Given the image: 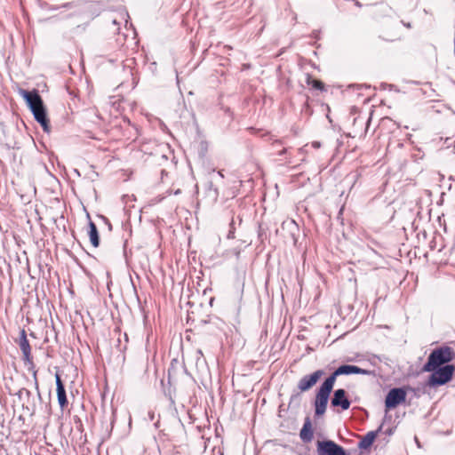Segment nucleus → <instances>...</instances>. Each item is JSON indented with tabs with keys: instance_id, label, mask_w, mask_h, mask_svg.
<instances>
[{
	"instance_id": "nucleus-20",
	"label": "nucleus",
	"mask_w": 455,
	"mask_h": 455,
	"mask_svg": "<svg viewBox=\"0 0 455 455\" xmlns=\"http://www.w3.org/2000/svg\"><path fill=\"white\" fill-rule=\"evenodd\" d=\"M218 174H219L220 177H222V178H223V174H222V172H218Z\"/></svg>"
},
{
	"instance_id": "nucleus-1",
	"label": "nucleus",
	"mask_w": 455,
	"mask_h": 455,
	"mask_svg": "<svg viewBox=\"0 0 455 455\" xmlns=\"http://www.w3.org/2000/svg\"><path fill=\"white\" fill-rule=\"evenodd\" d=\"M19 94L25 100L27 105L32 111L35 119L42 125L44 131H49V122L43 100L36 91L28 92L24 89L19 90Z\"/></svg>"
},
{
	"instance_id": "nucleus-13",
	"label": "nucleus",
	"mask_w": 455,
	"mask_h": 455,
	"mask_svg": "<svg viewBox=\"0 0 455 455\" xmlns=\"http://www.w3.org/2000/svg\"><path fill=\"white\" fill-rule=\"evenodd\" d=\"M299 436L304 442H310L313 438V432L311 429V423L307 420L300 430Z\"/></svg>"
},
{
	"instance_id": "nucleus-2",
	"label": "nucleus",
	"mask_w": 455,
	"mask_h": 455,
	"mask_svg": "<svg viewBox=\"0 0 455 455\" xmlns=\"http://www.w3.org/2000/svg\"><path fill=\"white\" fill-rule=\"evenodd\" d=\"M454 358V352L450 347H441L434 349L428 355L427 362L423 366L424 371H431L436 368L449 364Z\"/></svg>"
},
{
	"instance_id": "nucleus-17",
	"label": "nucleus",
	"mask_w": 455,
	"mask_h": 455,
	"mask_svg": "<svg viewBox=\"0 0 455 455\" xmlns=\"http://www.w3.org/2000/svg\"><path fill=\"white\" fill-rule=\"evenodd\" d=\"M24 361L29 364V367L34 368V363L30 357V353L28 354H23Z\"/></svg>"
},
{
	"instance_id": "nucleus-12",
	"label": "nucleus",
	"mask_w": 455,
	"mask_h": 455,
	"mask_svg": "<svg viewBox=\"0 0 455 455\" xmlns=\"http://www.w3.org/2000/svg\"><path fill=\"white\" fill-rule=\"evenodd\" d=\"M89 236L92 244L94 247H98L100 244L99 232L96 225L92 221L89 222Z\"/></svg>"
},
{
	"instance_id": "nucleus-4",
	"label": "nucleus",
	"mask_w": 455,
	"mask_h": 455,
	"mask_svg": "<svg viewBox=\"0 0 455 455\" xmlns=\"http://www.w3.org/2000/svg\"><path fill=\"white\" fill-rule=\"evenodd\" d=\"M455 367L452 364H445L443 367L431 371V375L427 380V386L435 387L446 384L452 379Z\"/></svg>"
},
{
	"instance_id": "nucleus-16",
	"label": "nucleus",
	"mask_w": 455,
	"mask_h": 455,
	"mask_svg": "<svg viewBox=\"0 0 455 455\" xmlns=\"http://www.w3.org/2000/svg\"><path fill=\"white\" fill-rule=\"evenodd\" d=\"M28 370L32 371V375H33V379H34V382H35V387H36V389L38 390V381H37V371L32 367H28Z\"/></svg>"
},
{
	"instance_id": "nucleus-9",
	"label": "nucleus",
	"mask_w": 455,
	"mask_h": 455,
	"mask_svg": "<svg viewBox=\"0 0 455 455\" xmlns=\"http://www.w3.org/2000/svg\"><path fill=\"white\" fill-rule=\"evenodd\" d=\"M331 405L334 407H341L342 410H347L350 407V402L346 396V391L342 388L334 391L331 398Z\"/></svg>"
},
{
	"instance_id": "nucleus-10",
	"label": "nucleus",
	"mask_w": 455,
	"mask_h": 455,
	"mask_svg": "<svg viewBox=\"0 0 455 455\" xmlns=\"http://www.w3.org/2000/svg\"><path fill=\"white\" fill-rule=\"evenodd\" d=\"M381 429L382 425H380L376 431H370L365 435H363L358 443V448L362 450H367L368 448H370L372 445L374 440L376 439L378 434L381 431Z\"/></svg>"
},
{
	"instance_id": "nucleus-14",
	"label": "nucleus",
	"mask_w": 455,
	"mask_h": 455,
	"mask_svg": "<svg viewBox=\"0 0 455 455\" xmlns=\"http://www.w3.org/2000/svg\"><path fill=\"white\" fill-rule=\"evenodd\" d=\"M20 347L22 351V354L30 353V350H31L30 346H29L28 340L27 339L26 333L24 331H22V332H21Z\"/></svg>"
},
{
	"instance_id": "nucleus-6",
	"label": "nucleus",
	"mask_w": 455,
	"mask_h": 455,
	"mask_svg": "<svg viewBox=\"0 0 455 455\" xmlns=\"http://www.w3.org/2000/svg\"><path fill=\"white\" fill-rule=\"evenodd\" d=\"M318 455H346L345 450L331 440L317 442Z\"/></svg>"
},
{
	"instance_id": "nucleus-5",
	"label": "nucleus",
	"mask_w": 455,
	"mask_h": 455,
	"mask_svg": "<svg viewBox=\"0 0 455 455\" xmlns=\"http://www.w3.org/2000/svg\"><path fill=\"white\" fill-rule=\"evenodd\" d=\"M406 399V391L403 387H394L389 390L385 399L387 409L395 408Z\"/></svg>"
},
{
	"instance_id": "nucleus-15",
	"label": "nucleus",
	"mask_w": 455,
	"mask_h": 455,
	"mask_svg": "<svg viewBox=\"0 0 455 455\" xmlns=\"http://www.w3.org/2000/svg\"><path fill=\"white\" fill-rule=\"evenodd\" d=\"M307 82L308 84H311L314 88L317 90H323L324 85L319 80L312 79L310 76L307 77Z\"/></svg>"
},
{
	"instance_id": "nucleus-19",
	"label": "nucleus",
	"mask_w": 455,
	"mask_h": 455,
	"mask_svg": "<svg viewBox=\"0 0 455 455\" xmlns=\"http://www.w3.org/2000/svg\"><path fill=\"white\" fill-rule=\"evenodd\" d=\"M70 6H71V4H64L62 7H63V8H68V7H70Z\"/></svg>"
},
{
	"instance_id": "nucleus-3",
	"label": "nucleus",
	"mask_w": 455,
	"mask_h": 455,
	"mask_svg": "<svg viewBox=\"0 0 455 455\" xmlns=\"http://www.w3.org/2000/svg\"><path fill=\"white\" fill-rule=\"evenodd\" d=\"M334 383L327 378L320 386L315 400V413L316 416L324 414Z\"/></svg>"
},
{
	"instance_id": "nucleus-18",
	"label": "nucleus",
	"mask_w": 455,
	"mask_h": 455,
	"mask_svg": "<svg viewBox=\"0 0 455 455\" xmlns=\"http://www.w3.org/2000/svg\"><path fill=\"white\" fill-rule=\"evenodd\" d=\"M312 146H313L315 148H320V146H321V145H320V142H318V141H315V142H313V143H312Z\"/></svg>"
},
{
	"instance_id": "nucleus-11",
	"label": "nucleus",
	"mask_w": 455,
	"mask_h": 455,
	"mask_svg": "<svg viewBox=\"0 0 455 455\" xmlns=\"http://www.w3.org/2000/svg\"><path fill=\"white\" fill-rule=\"evenodd\" d=\"M56 387H57V397L58 402L61 409H64L68 405V400L66 395L65 387L60 379V375H55Z\"/></svg>"
},
{
	"instance_id": "nucleus-8",
	"label": "nucleus",
	"mask_w": 455,
	"mask_h": 455,
	"mask_svg": "<svg viewBox=\"0 0 455 455\" xmlns=\"http://www.w3.org/2000/svg\"><path fill=\"white\" fill-rule=\"evenodd\" d=\"M323 374H324L323 371L317 370L315 372H313L312 374L305 375L304 377H302L299 379V381L298 383V388L301 392L307 391L308 389H310L312 387H314L317 383V381L320 379V378Z\"/></svg>"
},
{
	"instance_id": "nucleus-7",
	"label": "nucleus",
	"mask_w": 455,
	"mask_h": 455,
	"mask_svg": "<svg viewBox=\"0 0 455 455\" xmlns=\"http://www.w3.org/2000/svg\"><path fill=\"white\" fill-rule=\"evenodd\" d=\"M371 371L368 370L362 369L355 365L343 364L337 368L328 378L335 384L336 379L339 375H349V374H363L368 375Z\"/></svg>"
}]
</instances>
